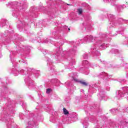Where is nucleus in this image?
<instances>
[{
    "label": "nucleus",
    "mask_w": 128,
    "mask_h": 128,
    "mask_svg": "<svg viewBox=\"0 0 128 128\" xmlns=\"http://www.w3.org/2000/svg\"><path fill=\"white\" fill-rule=\"evenodd\" d=\"M63 112H64V114H68L69 112L68 111V110L66 109L65 108H63Z\"/></svg>",
    "instance_id": "nucleus-1"
},
{
    "label": "nucleus",
    "mask_w": 128,
    "mask_h": 128,
    "mask_svg": "<svg viewBox=\"0 0 128 128\" xmlns=\"http://www.w3.org/2000/svg\"><path fill=\"white\" fill-rule=\"evenodd\" d=\"M125 88H126V92H128V87H125V88H124V90Z\"/></svg>",
    "instance_id": "nucleus-7"
},
{
    "label": "nucleus",
    "mask_w": 128,
    "mask_h": 128,
    "mask_svg": "<svg viewBox=\"0 0 128 128\" xmlns=\"http://www.w3.org/2000/svg\"><path fill=\"white\" fill-rule=\"evenodd\" d=\"M80 83H81L82 84L83 86H88V83H86V82L80 81Z\"/></svg>",
    "instance_id": "nucleus-3"
},
{
    "label": "nucleus",
    "mask_w": 128,
    "mask_h": 128,
    "mask_svg": "<svg viewBox=\"0 0 128 128\" xmlns=\"http://www.w3.org/2000/svg\"><path fill=\"white\" fill-rule=\"evenodd\" d=\"M46 92V94H50V88L47 89Z\"/></svg>",
    "instance_id": "nucleus-6"
},
{
    "label": "nucleus",
    "mask_w": 128,
    "mask_h": 128,
    "mask_svg": "<svg viewBox=\"0 0 128 128\" xmlns=\"http://www.w3.org/2000/svg\"><path fill=\"white\" fill-rule=\"evenodd\" d=\"M82 10L80 8V9H78V13L79 14H82Z\"/></svg>",
    "instance_id": "nucleus-4"
},
{
    "label": "nucleus",
    "mask_w": 128,
    "mask_h": 128,
    "mask_svg": "<svg viewBox=\"0 0 128 128\" xmlns=\"http://www.w3.org/2000/svg\"><path fill=\"white\" fill-rule=\"evenodd\" d=\"M88 62V61H84V62Z\"/></svg>",
    "instance_id": "nucleus-8"
},
{
    "label": "nucleus",
    "mask_w": 128,
    "mask_h": 128,
    "mask_svg": "<svg viewBox=\"0 0 128 128\" xmlns=\"http://www.w3.org/2000/svg\"><path fill=\"white\" fill-rule=\"evenodd\" d=\"M104 0L107 2H111V4H112V2H114V1L112 0Z\"/></svg>",
    "instance_id": "nucleus-5"
},
{
    "label": "nucleus",
    "mask_w": 128,
    "mask_h": 128,
    "mask_svg": "<svg viewBox=\"0 0 128 128\" xmlns=\"http://www.w3.org/2000/svg\"><path fill=\"white\" fill-rule=\"evenodd\" d=\"M68 30H70V28H68Z\"/></svg>",
    "instance_id": "nucleus-9"
},
{
    "label": "nucleus",
    "mask_w": 128,
    "mask_h": 128,
    "mask_svg": "<svg viewBox=\"0 0 128 128\" xmlns=\"http://www.w3.org/2000/svg\"><path fill=\"white\" fill-rule=\"evenodd\" d=\"M116 94H118V95L117 96H118V98H120V97L124 96V94L120 95V91H118V92H116Z\"/></svg>",
    "instance_id": "nucleus-2"
}]
</instances>
